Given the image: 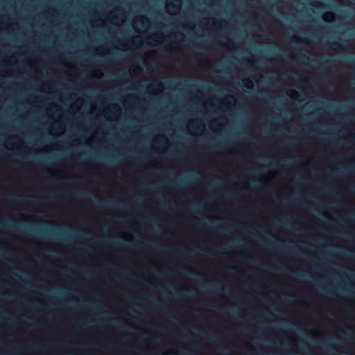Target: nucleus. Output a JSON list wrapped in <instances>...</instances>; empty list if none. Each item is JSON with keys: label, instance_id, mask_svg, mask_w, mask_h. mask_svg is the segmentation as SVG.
Here are the masks:
<instances>
[{"label": "nucleus", "instance_id": "nucleus-37", "mask_svg": "<svg viewBox=\"0 0 355 355\" xmlns=\"http://www.w3.org/2000/svg\"><path fill=\"white\" fill-rule=\"evenodd\" d=\"M311 60H312V62H313V58H311Z\"/></svg>", "mask_w": 355, "mask_h": 355}, {"label": "nucleus", "instance_id": "nucleus-9", "mask_svg": "<svg viewBox=\"0 0 355 355\" xmlns=\"http://www.w3.org/2000/svg\"><path fill=\"white\" fill-rule=\"evenodd\" d=\"M246 258L248 259V261H250L251 262H254L257 261V259L254 257H251V256L247 257Z\"/></svg>", "mask_w": 355, "mask_h": 355}, {"label": "nucleus", "instance_id": "nucleus-15", "mask_svg": "<svg viewBox=\"0 0 355 355\" xmlns=\"http://www.w3.org/2000/svg\"><path fill=\"white\" fill-rule=\"evenodd\" d=\"M325 291H327V293H328L329 294L332 293L331 291L329 288H325Z\"/></svg>", "mask_w": 355, "mask_h": 355}, {"label": "nucleus", "instance_id": "nucleus-12", "mask_svg": "<svg viewBox=\"0 0 355 355\" xmlns=\"http://www.w3.org/2000/svg\"><path fill=\"white\" fill-rule=\"evenodd\" d=\"M154 85L157 86V87H161V86H162V83L158 82L157 83H155Z\"/></svg>", "mask_w": 355, "mask_h": 355}, {"label": "nucleus", "instance_id": "nucleus-1", "mask_svg": "<svg viewBox=\"0 0 355 355\" xmlns=\"http://www.w3.org/2000/svg\"><path fill=\"white\" fill-rule=\"evenodd\" d=\"M139 245L140 247H142V248H157V249H159V250L162 251V252H164L166 251V247L164 246V245H150L148 244H146V243H141L139 242Z\"/></svg>", "mask_w": 355, "mask_h": 355}, {"label": "nucleus", "instance_id": "nucleus-17", "mask_svg": "<svg viewBox=\"0 0 355 355\" xmlns=\"http://www.w3.org/2000/svg\"><path fill=\"white\" fill-rule=\"evenodd\" d=\"M288 160H287V159H286V160H284V165L286 166V165H288Z\"/></svg>", "mask_w": 355, "mask_h": 355}, {"label": "nucleus", "instance_id": "nucleus-18", "mask_svg": "<svg viewBox=\"0 0 355 355\" xmlns=\"http://www.w3.org/2000/svg\"><path fill=\"white\" fill-rule=\"evenodd\" d=\"M262 288H263V290H266H266H267V291H268V290H269V287H268V286H263V287H262Z\"/></svg>", "mask_w": 355, "mask_h": 355}, {"label": "nucleus", "instance_id": "nucleus-34", "mask_svg": "<svg viewBox=\"0 0 355 355\" xmlns=\"http://www.w3.org/2000/svg\"><path fill=\"white\" fill-rule=\"evenodd\" d=\"M293 37H294L295 39H298V37H297V36H294Z\"/></svg>", "mask_w": 355, "mask_h": 355}, {"label": "nucleus", "instance_id": "nucleus-16", "mask_svg": "<svg viewBox=\"0 0 355 355\" xmlns=\"http://www.w3.org/2000/svg\"><path fill=\"white\" fill-rule=\"evenodd\" d=\"M247 87H250V88H252V87H253V84H252V83H251V82H250V84L247 85Z\"/></svg>", "mask_w": 355, "mask_h": 355}, {"label": "nucleus", "instance_id": "nucleus-4", "mask_svg": "<svg viewBox=\"0 0 355 355\" xmlns=\"http://www.w3.org/2000/svg\"><path fill=\"white\" fill-rule=\"evenodd\" d=\"M287 95L291 98H294L298 94V92L295 89H288L286 92Z\"/></svg>", "mask_w": 355, "mask_h": 355}, {"label": "nucleus", "instance_id": "nucleus-5", "mask_svg": "<svg viewBox=\"0 0 355 355\" xmlns=\"http://www.w3.org/2000/svg\"><path fill=\"white\" fill-rule=\"evenodd\" d=\"M189 272L190 275L196 276V277L200 275V273L198 271L193 270V268H189Z\"/></svg>", "mask_w": 355, "mask_h": 355}, {"label": "nucleus", "instance_id": "nucleus-10", "mask_svg": "<svg viewBox=\"0 0 355 355\" xmlns=\"http://www.w3.org/2000/svg\"><path fill=\"white\" fill-rule=\"evenodd\" d=\"M340 46V45L338 43H334L331 46V49H336V47Z\"/></svg>", "mask_w": 355, "mask_h": 355}, {"label": "nucleus", "instance_id": "nucleus-27", "mask_svg": "<svg viewBox=\"0 0 355 355\" xmlns=\"http://www.w3.org/2000/svg\"><path fill=\"white\" fill-rule=\"evenodd\" d=\"M313 159V157H312V160ZM311 171H312V174L313 173V168L312 167V169H311Z\"/></svg>", "mask_w": 355, "mask_h": 355}, {"label": "nucleus", "instance_id": "nucleus-2", "mask_svg": "<svg viewBox=\"0 0 355 355\" xmlns=\"http://www.w3.org/2000/svg\"><path fill=\"white\" fill-rule=\"evenodd\" d=\"M334 13L331 11L325 12L323 15V19L326 21H331L334 18Z\"/></svg>", "mask_w": 355, "mask_h": 355}, {"label": "nucleus", "instance_id": "nucleus-30", "mask_svg": "<svg viewBox=\"0 0 355 355\" xmlns=\"http://www.w3.org/2000/svg\"><path fill=\"white\" fill-rule=\"evenodd\" d=\"M289 142L288 141H286L285 143H284V144H288Z\"/></svg>", "mask_w": 355, "mask_h": 355}, {"label": "nucleus", "instance_id": "nucleus-40", "mask_svg": "<svg viewBox=\"0 0 355 355\" xmlns=\"http://www.w3.org/2000/svg\"><path fill=\"white\" fill-rule=\"evenodd\" d=\"M311 33H313V30L311 31Z\"/></svg>", "mask_w": 355, "mask_h": 355}, {"label": "nucleus", "instance_id": "nucleus-23", "mask_svg": "<svg viewBox=\"0 0 355 355\" xmlns=\"http://www.w3.org/2000/svg\"><path fill=\"white\" fill-rule=\"evenodd\" d=\"M279 239V241H280L281 242H282V243H286V241H285L284 240H283V239Z\"/></svg>", "mask_w": 355, "mask_h": 355}, {"label": "nucleus", "instance_id": "nucleus-36", "mask_svg": "<svg viewBox=\"0 0 355 355\" xmlns=\"http://www.w3.org/2000/svg\"><path fill=\"white\" fill-rule=\"evenodd\" d=\"M311 284H313V279H312V282H311Z\"/></svg>", "mask_w": 355, "mask_h": 355}, {"label": "nucleus", "instance_id": "nucleus-21", "mask_svg": "<svg viewBox=\"0 0 355 355\" xmlns=\"http://www.w3.org/2000/svg\"><path fill=\"white\" fill-rule=\"evenodd\" d=\"M331 173H338V171H336V170H331Z\"/></svg>", "mask_w": 355, "mask_h": 355}, {"label": "nucleus", "instance_id": "nucleus-13", "mask_svg": "<svg viewBox=\"0 0 355 355\" xmlns=\"http://www.w3.org/2000/svg\"><path fill=\"white\" fill-rule=\"evenodd\" d=\"M8 199L10 201H14V200H15L12 196H8Z\"/></svg>", "mask_w": 355, "mask_h": 355}, {"label": "nucleus", "instance_id": "nucleus-25", "mask_svg": "<svg viewBox=\"0 0 355 355\" xmlns=\"http://www.w3.org/2000/svg\"><path fill=\"white\" fill-rule=\"evenodd\" d=\"M311 257H312V260L313 259V255L312 254L311 255ZM313 266V261H312V266Z\"/></svg>", "mask_w": 355, "mask_h": 355}, {"label": "nucleus", "instance_id": "nucleus-11", "mask_svg": "<svg viewBox=\"0 0 355 355\" xmlns=\"http://www.w3.org/2000/svg\"><path fill=\"white\" fill-rule=\"evenodd\" d=\"M170 6H171L173 9H179L180 7L179 6H177L175 5H169Z\"/></svg>", "mask_w": 355, "mask_h": 355}, {"label": "nucleus", "instance_id": "nucleus-22", "mask_svg": "<svg viewBox=\"0 0 355 355\" xmlns=\"http://www.w3.org/2000/svg\"><path fill=\"white\" fill-rule=\"evenodd\" d=\"M313 334V329H312V335ZM311 341L312 343L313 342V336H312V339H311Z\"/></svg>", "mask_w": 355, "mask_h": 355}, {"label": "nucleus", "instance_id": "nucleus-19", "mask_svg": "<svg viewBox=\"0 0 355 355\" xmlns=\"http://www.w3.org/2000/svg\"><path fill=\"white\" fill-rule=\"evenodd\" d=\"M196 122H197V121H195V123H196ZM190 126H191V128H193V126H194V122L191 123Z\"/></svg>", "mask_w": 355, "mask_h": 355}, {"label": "nucleus", "instance_id": "nucleus-31", "mask_svg": "<svg viewBox=\"0 0 355 355\" xmlns=\"http://www.w3.org/2000/svg\"><path fill=\"white\" fill-rule=\"evenodd\" d=\"M277 270H282V268H277Z\"/></svg>", "mask_w": 355, "mask_h": 355}, {"label": "nucleus", "instance_id": "nucleus-28", "mask_svg": "<svg viewBox=\"0 0 355 355\" xmlns=\"http://www.w3.org/2000/svg\"><path fill=\"white\" fill-rule=\"evenodd\" d=\"M311 317H312V321H313V311H312Z\"/></svg>", "mask_w": 355, "mask_h": 355}, {"label": "nucleus", "instance_id": "nucleus-3", "mask_svg": "<svg viewBox=\"0 0 355 355\" xmlns=\"http://www.w3.org/2000/svg\"><path fill=\"white\" fill-rule=\"evenodd\" d=\"M178 292L182 295H187L191 293V291L189 288L184 287V288L178 290Z\"/></svg>", "mask_w": 355, "mask_h": 355}, {"label": "nucleus", "instance_id": "nucleus-24", "mask_svg": "<svg viewBox=\"0 0 355 355\" xmlns=\"http://www.w3.org/2000/svg\"><path fill=\"white\" fill-rule=\"evenodd\" d=\"M311 241H312V247H313V236H312Z\"/></svg>", "mask_w": 355, "mask_h": 355}, {"label": "nucleus", "instance_id": "nucleus-33", "mask_svg": "<svg viewBox=\"0 0 355 355\" xmlns=\"http://www.w3.org/2000/svg\"><path fill=\"white\" fill-rule=\"evenodd\" d=\"M311 198H313V195L312 194ZM313 209V207L312 206V210Z\"/></svg>", "mask_w": 355, "mask_h": 355}, {"label": "nucleus", "instance_id": "nucleus-8", "mask_svg": "<svg viewBox=\"0 0 355 355\" xmlns=\"http://www.w3.org/2000/svg\"><path fill=\"white\" fill-rule=\"evenodd\" d=\"M105 204L107 207H112L115 205V202L112 201H105Z\"/></svg>", "mask_w": 355, "mask_h": 355}, {"label": "nucleus", "instance_id": "nucleus-29", "mask_svg": "<svg viewBox=\"0 0 355 355\" xmlns=\"http://www.w3.org/2000/svg\"><path fill=\"white\" fill-rule=\"evenodd\" d=\"M311 125H312V131L313 130V123L312 122L311 123Z\"/></svg>", "mask_w": 355, "mask_h": 355}, {"label": "nucleus", "instance_id": "nucleus-32", "mask_svg": "<svg viewBox=\"0 0 355 355\" xmlns=\"http://www.w3.org/2000/svg\"><path fill=\"white\" fill-rule=\"evenodd\" d=\"M179 34H180L181 36H183V35H184V34H183V33H180Z\"/></svg>", "mask_w": 355, "mask_h": 355}, {"label": "nucleus", "instance_id": "nucleus-26", "mask_svg": "<svg viewBox=\"0 0 355 355\" xmlns=\"http://www.w3.org/2000/svg\"><path fill=\"white\" fill-rule=\"evenodd\" d=\"M241 257H244V254H239Z\"/></svg>", "mask_w": 355, "mask_h": 355}, {"label": "nucleus", "instance_id": "nucleus-6", "mask_svg": "<svg viewBox=\"0 0 355 355\" xmlns=\"http://www.w3.org/2000/svg\"><path fill=\"white\" fill-rule=\"evenodd\" d=\"M137 21L139 22H140L142 24L143 26H144L145 25L149 24L148 19L146 17H144V16L142 17V20L141 21H139V20H137Z\"/></svg>", "mask_w": 355, "mask_h": 355}, {"label": "nucleus", "instance_id": "nucleus-7", "mask_svg": "<svg viewBox=\"0 0 355 355\" xmlns=\"http://www.w3.org/2000/svg\"><path fill=\"white\" fill-rule=\"evenodd\" d=\"M229 268H230L232 270H233V271H234V272H242V271H243V270H241L239 268L236 267V266H229Z\"/></svg>", "mask_w": 355, "mask_h": 355}, {"label": "nucleus", "instance_id": "nucleus-14", "mask_svg": "<svg viewBox=\"0 0 355 355\" xmlns=\"http://www.w3.org/2000/svg\"><path fill=\"white\" fill-rule=\"evenodd\" d=\"M215 336V334L207 335V338H208L209 339H211V338H212L213 336Z\"/></svg>", "mask_w": 355, "mask_h": 355}, {"label": "nucleus", "instance_id": "nucleus-20", "mask_svg": "<svg viewBox=\"0 0 355 355\" xmlns=\"http://www.w3.org/2000/svg\"><path fill=\"white\" fill-rule=\"evenodd\" d=\"M312 8L315 7V3L312 0V4H311Z\"/></svg>", "mask_w": 355, "mask_h": 355}, {"label": "nucleus", "instance_id": "nucleus-38", "mask_svg": "<svg viewBox=\"0 0 355 355\" xmlns=\"http://www.w3.org/2000/svg\"><path fill=\"white\" fill-rule=\"evenodd\" d=\"M311 98H313V94H312Z\"/></svg>", "mask_w": 355, "mask_h": 355}, {"label": "nucleus", "instance_id": "nucleus-35", "mask_svg": "<svg viewBox=\"0 0 355 355\" xmlns=\"http://www.w3.org/2000/svg\"><path fill=\"white\" fill-rule=\"evenodd\" d=\"M222 250V248L218 249L217 251L220 252Z\"/></svg>", "mask_w": 355, "mask_h": 355}, {"label": "nucleus", "instance_id": "nucleus-39", "mask_svg": "<svg viewBox=\"0 0 355 355\" xmlns=\"http://www.w3.org/2000/svg\"><path fill=\"white\" fill-rule=\"evenodd\" d=\"M354 191H355V187H353Z\"/></svg>", "mask_w": 355, "mask_h": 355}]
</instances>
